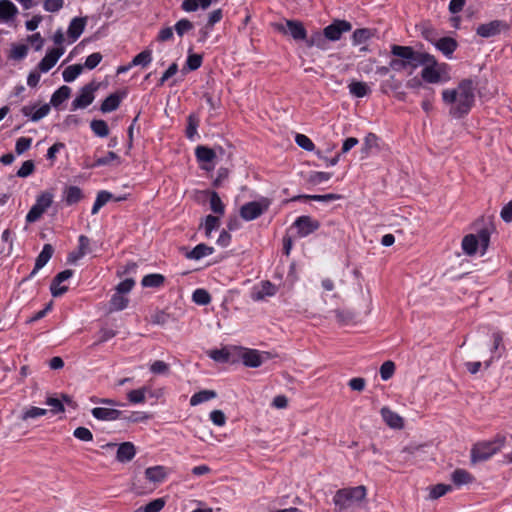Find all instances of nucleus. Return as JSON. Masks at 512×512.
I'll return each mask as SVG.
<instances>
[{"instance_id": "052dcab7", "label": "nucleus", "mask_w": 512, "mask_h": 512, "mask_svg": "<svg viewBox=\"0 0 512 512\" xmlns=\"http://www.w3.org/2000/svg\"><path fill=\"white\" fill-rule=\"evenodd\" d=\"M193 28L192 22L187 19L179 20L175 25L176 33L181 37Z\"/></svg>"}, {"instance_id": "774afa93", "label": "nucleus", "mask_w": 512, "mask_h": 512, "mask_svg": "<svg viewBox=\"0 0 512 512\" xmlns=\"http://www.w3.org/2000/svg\"><path fill=\"white\" fill-rule=\"evenodd\" d=\"M63 4L64 0H45L43 6L48 12H57L63 7Z\"/></svg>"}, {"instance_id": "bb28decb", "label": "nucleus", "mask_w": 512, "mask_h": 512, "mask_svg": "<svg viewBox=\"0 0 512 512\" xmlns=\"http://www.w3.org/2000/svg\"><path fill=\"white\" fill-rule=\"evenodd\" d=\"M53 252H54V249L51 244H45L43 246L42 251L36 258L35 267L31 273L32 276L48 263V261L51 259L52 255H53Z\"/></svg>"}, {"instance_id": "a18cd8bd", "label": "nucleus", "mask_w": 512, "mask_h": 512, "mask_svg": "<svg viewBox=\"0 0 512 512\" xmlns=\"http://www.w3.org/2000/svg\"><path fill=\"white\" fill-rule=\"evenodd\" d=\"M208 355L216 362H227L230 359V349L224 347L222 349L210 350Z\"/></svg>"}, {"instance_id": "393cba45", "label": "nucleus", "mask_w": 512, "mask_h": 512, "mask_svg": "<svg viewBox=\"0 0 512 512\" xmlns=\"http://www.w3.org/2000/svg\"><path fill=\"white\" fill-rule=\"evenodd\" d=\"M145 477L149 482L158 484L165 480L167 472L163 466H153L145 470Z\"/></svg>"}, {"instance_id": "b1692460", "label": "nucleus", "mask_w": 512, "mask_h": 512, "mask_svg": "<svg viewBox=\"0 0 512 512\" xmlns=\"http://www.w3.org/2000/svg\"><path fill=\"white\" fill-rule=\"evenodd\" d=\"M72 275V270H64L56 275L50 286L51 293L54 297H59L67 291L68 287L57 288V285L69 279Z\"/></svg>"}, {"instance_id": "0e129e2a", "label": "nucleus", "mask_w": 512, "mask_h": 512, "mask_svg": "<svg viewBox=\"0 0 512 512\" xmlns=\"http://www.w3.org/2000/svg\"><path fill=\"white\" fill-rule=\"evenodd\" d=\"M210 420L217 426H224L226 424V416L221 410H213L210 413Z\"/></svg>"}, {"instance_id": "3c124183", "label": "nucleus", "mask_w": 512, "mask_h": 512, "mask_svg": "<svg viewBox=\"0 0 512 512\" xmlns=\"http://www.w3.org/2000/svg\"><path fill=\"white\" fill-rule=\"evenodd\" d=\"M187 121H188V126L186 129V136H187V138L192 140L194 138V136L197 134L199 120L195 115L191 114L188 116Z\"/></svg>"}, {"instance_id": "49530a36", "label": "nucleus", "mask_w": 512, "mask_h": 512, "mask_svg": "<svg viewBox=\"0 0 512 512\" xmlns=\"http://www.w3.org/2000/svg\"><path fill=\"white\" fill-rule=\"evenodd\" d=\"M220 226V219L217 216L208 215L205 218V222L203 224V228L205 231L206 237H210L213 230L219 228Z\"/></svg>"}, {"instance_id": "c85d7f7f", "label": "nucleus", "mask_w": 512, "mask_h": 512, "mask_svg": "<svg viewBox=\"0 0 512 512\" xmlns=\"http://www.w3.org/2000/svg\"><path fill=\"white\" fill-rule=\"evenodd\" d=\"M348 89L350 94L358 98L365 97L371 92V89L367 83L355 80L349 83Z\"/></svg>"}, {"instance_id": "5fc2aeb1", "label": "nucleus", "mask_w": 512, "mask_h": 512, "mask_svg": "<svg viewBox=\"0 0 512 512\" xmlns=\"http://www.w3.org/2000/svg\"><path fill=\"white\" fill-rule=\"evenodd\" d=\"M34 169V162L32 160H26L17 171V176L20 178H26L34 172Z\"/></svg>"}, {"instance_id": "338daca9", "label": "nucleus", "mask_w": 512, "mask_h": 512, "mask_svg": "<svg viewBox=\"0 0 512 512\" xmlns=\"http://www.w3.org/2000/svg\"><path fill=\"white\" fill-rule=\"evenodd\" d=\"M90 240L87 236L81 235L79 237V249H78V257H83L90 251Z\"/></svg>"}, {"instance_id": "f03ea898", "label": "nucleus", "mask_w": 512, "mask_h": 512, "mask_svg": "<svg viewBox=\"0 0 512 512\" xmlns=\"http://www.w3.org/2000/svg\"><path fill=\"white\" fill-rule=\"evenodd\" d=\"M389 66L391 70L400 72L410 69L411 73L421 65L424 53L415 51L410 46L392 45Z\"/></svg>"}, {"instance_id": "f704fd0d", "label": "nucleus", "mask_w": 512, "mask_h": 512, "mask_svg": "<svg viewBox=\"0 0 512 512\" xmlns=\"http://www.w3.org/2000/svg\"><path fill=\"white\" fill-rule=\"evenodd\" d=\"M149 388L144 386L138 389L131 390L127 393V399L133 404H140L146 401V394Z\"/></svg>"}, {"instance_id": "5701e85b", "label": "nucleus", "mask_w": 512, "mask_h": 512, "mask_svg": "<svg viewBox=\"0 0 512 512\" xmlns=\"http://www.w3.org/2000/svg\"><path fill=\"white\" fill-rule=\"evenodd\" d=\"M86 18L76 17L73 18L69 24L67 34L71 42H75L83 33L86 26Z\"/></svg>"}, {"instance_id": "ea45409f", "label": "nucleus", "mask_w": 512, "mask_h": 512, "mask_svg": "<svg viewBox=\"0 0 512 512\" xmlns=\"http://www.w3.org/2000/svg\"><path fill=\"white\" fill-rule=\"evenodd\" d=\"M378 146V137L373 134L369 133L364 138L363 146L361 148V152L363 154V157H367L371 150Z\"/></svg>"}, {"instance_id": "a878e982", "label": "nucleus", "mask_w": 512, "mask_h": 512, "mask_svg": "<svg viewBox=\"0 0 512 512\" xmlns=\"http://www.w3.org/2000/svg\"><path fill=\"white\" fill-rule=\"evenodd\" d=\"M18 13L17 7L9 0H0V22H9Z\"/></svg>"}, {"instance_id": "bf43d9fd", "label": "nucleus", "mask_w": 512, "mask_h": 512, "mask_svg": "<svg viewBox=\"0 0 512 512\" xmlns=\"http://www.w3.org/2000/svg\"><path fill=\"white\" fill-rule=\"evenodd\" d=\"M295 141L298 146L307 151H312L315 147L310 138L304 134H297L295 137Z\"/></svg>"}, {"instance_id": "ddd939ff", "label": "nucleus", "mask_w": 512, "mask_h": 512, "mask_svg": "<svg viewBox=\"0 0 512 512\" xmlns=\"http://www.w3.org/2000/svg\"><path fill=\"white\" fill-rule=\"evenodd\" d=\"M351 29L352 26L348 21L337 20L324 29V36L331 41H337L341 38L343 33Z\"/></svg>"}, {"instance_id": "e433bc0d", "label": "nucleus", "mask_w": 512, "mask_h": 512, "mask_svg": "<svg viewBox=\"0 0 512 512\" xmlns=\"http://www.w3.org/2000/svg\"><path fill=\"white\" fill-rule=\"evenodd\" d=\"M129 303V299L124 296L123 294H120L116 292L110 300V311H121L124 310Z\"/></svg>"}, {"instance_id": "2eb2a0df", "label": "nucleus", "mask_w": 512, "mask_h": 512, "mask_svg": "<svg viewBox=\"0 0 512 512\" xmlns=\"http://www.w3.org/2000/svg\"><path fill=\"white\" fill-rule=\"evenodd\" d=\"M63 47H57L49 50L45 57L39 62L38 68L41 72L46 73L52 69L60 57L64 54Z\"/></svg>"}, {"instance_id": "6e6552de", "label": "nucleus", "mask_w": 512, "mask_h": 512, "mask_svg": "<svg viewBox=\"0 0 512 512\" xmlns=\"http://www.w3.org/2000/svg\"><path fill=\"white\" fill-rule=\"evenodd\" d=\"M271 201L267 198H262L259 201H252L243 205L240 209L241 217L246 221H251L258 218L269 208Z\"/></svg>"}, {"instance_id": "20e7f679", "label": "nucleus", "mask_w": 512, "mask_h": 512, "mask_svg": "<svg viewBox=\"0 0 512 512\" xmlns=\"http://www.w3.org/2000/svg\"><path fill=\"white\" fill-rule=\"evenodd\" d=\"M421 65L425 66L421 71V77L428 83H439L450 78L447 64L438 63L433 55L424 53Z\"/></svg>"}, {"instance_id": "f257e3e1", "label": "nucleus", "mask_w": 512, "mask_h": 512, "mask_svg": "<svg viewBox=\"0 0 512 512\" xmlns=\"http://www.w3.org/2000/svg\"><path fill=\"white\" fill-rule=\"evenodd\" d=\"M475 89L471 79H463L456 87L442 91V101L451 117L460 119L471 111L475 103Z\"/></svg>"}, {"instance_id": "37998d69", "label": "nucleus", "mask_w": 512, "mask_h": 512, "mask_svg": "<svg viewBox=\"0 0 512 512\" xmlns=\"http://www.w3.org/2000/svg\"><path fill=\"white\" fill-rule=\"evenodd\" d=\"M91 130L99 137H106L109 134V128L104 120H93L90 123Z\"/></svg>"}, {"instance_id": "c756f323", "label": "nucleus", "mask_w": 512, "mask_h": 512, "mask_svg": "<svg viewBox=\"0 0 512 512\" xmlns=\"http://www.w3.org/2000/svg\"><path fill=\"white\" fill-rule=\"evenodd\" d=\"M214 252L213 247L205 244H198L191 251L186 253L188 259L199 260L203 257L209 256Z\"/></svg>"}, {"instance_id": "9b49d317", "label": "nucleus", "mask_w": 512, "mask_h": 512, "mask_svg": "<svg viewBox=\"0 0 512 512\" xmlns=\"http://www.w3.org/2000/svg\"><path fill=\"white\" fill-rule=\"evenodd\" d=\"M234 350L239 351V356L243 362V364L247 367H259L262 365L264 360L268 358L267 353H260L254 349L242 348V347H233Z\"/></svg>"}, {"instance_id": "39448f33", "label": "nucleus", "mask_w": 512, "mask_h": 512, "mask_svg": "<svg viewBox=\"0 0 512 512\" xmlns=\"http://www.w3.org/2000/svg\"><path fill=\"white\" fill-rule=\"evenodd\" d=\"M503 445V439H494L476 443L471 450V461L473 463L486 461L500 451Z\"/></svg>"}, {"instance_id": "680f3d73", "label": "nucleus", "mask_w": 512, "mask_h": 512, "mask_svg": "<svg viewBox=\"0 0 512 512\" xmlns=\"http://www.w3.org/2000/svg\"><path fill=\"white\" fill-rule=\"evenodd\" d=\"M32 139L26 137H20L15 145V151L18 155L23 154L31 146Z\"/></svg>"}, {"instance_id": "79ce46f5", "label": "nucleus", "mask_w": 512, "mask_h": 512, "mask_svg": "<svg viewBox=\"0 0 512 512\" xmlns=\"http://www.w3.org/2000/svg\"><path fill=\"white\" fill-rule=\"evenodd\" d=\"M372 37V32L369 29H357L353 32L352 41L354 45H360L367 42Z\"/></svg>"}, {"instance_id": "423d86ee", "label": "nucleus", "mask_w": 512, "mask_h": 512, "mask_svg": "<svg viewBox=\"0 0 512 512\" xmlns=\"http://www.w3.org/2000/svg\"><path fill=\"white\" fill-rule=\"evenodd\" d=\"M490 241V233L487 229L479 231L478 235L468 234L464 236L461 242L463 252L468 256H473L478 249L479 244L483 248V253L486 251Z\"/></svg>"}, {"instance_id": "603ef678", "label": "nucleus", "mask_w": 512, "mask_h": 512, "mask_svg": "<svg viewBox=\"0 0 512 512\" xmlns=\"http://www.w3.org/2000/svg\"><path fill=\"white\" fill-rule=\"evenodd\" d=\"M193 301L200 305H206L211 301L209 293L204 289H197L193 293Z\"/></svg>"}, {"instance_id": "7c9ffc66", "label": "nucleus", "mask_w": 512, "mask_h": 512, "mask_svg": "<svg viewBox=\"0 0 512 512\" xmlns=\"http://www.w3.org/2000/svg\"><path fill=\"white\" fill-rule=\"evenodd\" d=\"M47 410L44 408H39L35 406H30L25 408L22 413L19 415V419L23 422H27L29 420H34L39 417L46 415Z\"/></svg>"}, {"instance_id": "8fccbe9b", "label": "nucleus", "mask_w": 512, "mask_h": 512, "mask_svg": "<svg viewBox=\"0 0 512 512\" xmlns=\"http://www.w3.org/2000/svg\"><path fill=\"white\" fill-rule=\"evenodd\" d=\"M210 208L216 214H219V215L224 214V210H225L224 204L216 192L211 193Z\"/></svg>"}, {"instance_id": "864d4df0", "label": "nucleus", "mask_w": 512, "mask_h": 512, "mask_svg": "<svg viewBox=\"0 0 512 512\" xmlns=\"http://www.w3.org/2000/svg\"><path fill=\"white\" fill-rule=\"evenodd\" d=\"M395 372V364L392 361L384 362L380 367V375L383 380L390 379Z\"/></svg>"}, {"instance_id": "9d476101", "label": "nucleus", "mask_w": 512, "mask_h": 512, "mask_svg": "<svg viewBox=\"0 0 512 512\" xmlns=\"http://www.w3.org/2000/svg\"><path fill=\"white\" fill-rule=\"evenodd\" d=\"M509 30V24L503 20H493L480 24L476 28V34L483 38H490Z\"/></svg>"}, {"instance_id": "cd10ccee", "label": "nucleus", "mask_w": 512, "mask_h": 512, "mask_svg": "<svg viewBox=\"0 0 512 512\" xmlns=\"http://www.w3.org/2000/svg\"><path fill=\"white\" fill-rule=\"evenodd\" d=\"M434 45L440 50L446 57H451L452 53L457 48V42L451 37H443L437 40Z\"/></svg>"}, {"instance_id": "69168bd1", "label": "nucleus", "mask_w": 512, "mask_h": 512, "mask_svg": "<svg viewBox=\"0 0 512 512\" xmlns=\"http://www.w3.org/2000/svg\"><path fill=\"white\" fill-rule=\"evenodd\" d=\"M102 60V55L99 52L92 53L86 58L84 66L87 69H94Z\"/></svg>"}, {"instance_id": "13d9d810", "label": "nucleus", "mask_w": 512, "mask_h": 512, "mask_svg": "<svg viewBox=\"0 0 512 512\" xmlns=\"http://www.w3.org/2000/svg\"><path fill=\"white\" fill-rule=\"evenodd\" d=\"M73 435L81 441L90 442L93 440L92 432L88 428H85V427L76 428L74 430Z\"/></svg>"}, {"instance_id": "412c9836", "label": "nucleus", "mask_w": 512, "mask_h": 512, "mask_svg": "<svg viewBox=\"0 0 512 512\" xmlns=\"http://www.w3.org/2000/svg\"><path fill=\"white\" fill-rule=\"evenodd\" d=\"M195 155L199 162L203 163L202 168L206 170L212 169L211 166L207 164L212 163L216 158V153L213 149L208 148L206 146H198L195 149Z\"/></svg>"}, {"instance_id": "dca6fc26", "label": "nucleus", "mask_w": 512, "mask_h": 512, "mask_svg": "<svg viewBox=\"0 0 512 512\" xmlns=\"http://www.w3.org/2000/svg\"><path fill=\"white\" fill-rule=\"evenodd\" d=\"M380 414L385 424L395 430L404 428V419L398 413L391 410L389 407L384 406L380 409Z\"/></svg>"}, {"instance_id": "6e6d98bb", "label": "nucleus", "mask_w": 512, "mask_h": 512, "mask_svg": "<svg viewBox=\"0 0 512 512\" xmlns=\"http://www.w3.org/2000/svg\"><path fill=\"white\" fill-rule=\"evenodd\" d=\"M331 176H332L331 173H328V172H313L309 176V182L314 185H318V184H321L323 182L330 180Z\"/></svg>"}, {"instance_id": "72a5a7b5", "label": "nucleus", "mask_w": 512, "mask_h": 512, "mask_svg": "<svg viewBox=\"0 0 512 512\" xmlns=\"http://www.w3.org/2000/svg\"><path fill=\"white\" fill-rule=\"evenodd\" d=\"M82 199V191L77 186H69L64 190V200L67 205H72Z\"/></svg>"}, {"instance_id": "6ab92c4d", "label": "nucleus", "mask_w": 512, "mask_h": 512, "mask_svg": "<svg viewBox=\"0 0 512 512\" xmlns=\"http://www.w3.org/2000/svg\"><path fill=\"white\" fill-rule=\"evenodd\" d=\"M276 293V287L269 281H263L259 286H255L251 292V298L254 301L264 300L266 297H272Z\"/></svg>"}, {"instance_id": "a211bd4d", "label": "nucleus", "mask_w": 512, "mask_h": 512, "mask_svg": "<svg viewBox=\"0 0 512 512\" xmlns=\"http://www.w3.org/2000/svg\"><path fill=\"white\" fill-rule=\"evenodd\" d=\"M94 418L100 421H114L122 417L120 410L111 407H95L91 410Z\"/></svg>"}, {"instance_id": "2f4dec72", "label": "nucleus", "mask_w": 512, "mask_h": 512, "mask_svg": "<svg viewBox=\"0 0 512 512\" xmlns=\"http://www.w3.org/2000/svg\"><path fill=\"white\" fill-rule=\"evenodd\" d=\"M451 479L457 486L467 485L474 481L473 475L464 469H456L452 473Z\"/></svg>"}, {"instance_id": "473e14b6", "label": "nucleus", "mask_w": 512, "mask_h": 512, "mask_svg": "<svg viewBox=\"0 0 512 512\" xmlns=\"http://www.w3.org/2000/svg\"><path fill=\"white\" fill-rule=\"evenodd\" d=\"M70 94L71 88L66 85H63L53 93L50 102L54 107H57L64 101H66L70 97Z\"/></svg>"}, {"instance_id": "de8ad7c7", "label": "nucleus", "mask_w": 512, "mask_h": 512, "mask_svg": "<svg viewBox=\"0 0 512 512\" xmlns=\"http://www.w3.org/2000/svg\"><path fill=\"white\" fill-rule=\"evenodd\" d=\"M152 60V53L150 50H144L142 51L141 53L137 54L132 62H131V66H137V65H141V66H147Z\"/></svg>"}, {"instance_id": "58836bf2", "label": "nucleus", "mask_w": 512, "mask_h": 512, "mask_svg": "<svg viewBox=\"0 0 512 512\" xmlns=\"http://www.w3.org/2000/svg\"><path fill=\"white\" fill-rule=\"evenodd\" d=\"M83 71L81 64H74L66 67L62 73L65 82L74 81Z\"/></svg>"}, {"instance_id": "09e8293b", "label": "nucleus", "mask_w": 512, "mask_h": 512, "mask_svg": "<svg viewBox=\"0 0 512 512\" xmlns=\"http://www.w3.org/2000/svg\"><path fill=\"white\" fill-rule=\"evenodd\" d=\"M149 369L155 375H167L170 371V366L162 360H156L150 365Z\"/></svg>"}, {"instance_id": "4be33fe9", "label": "nucleus", "mask_w": 512, "mask_h": 512, "mask_svg": "<svg viewBox=\"0 0 512 512\" xmlns=\"http://www.w3.org/2000/svg\"><path fill=\"white\" fill-rule=\"evenodd\" d=\"M21 111L24 116L29 117L32 121L36 122L44 118L49 113L50 106L48 104H44L37 108L35 106L27 105L22 107Z\"/></svg>"}, {"instance_id": "a19ab883", "label": "nucleus", "mask_w": 512, "mask_h": 512, "mask_svg": "<svg viewBox=\"0 0 512 512\" xmlns=\"http://www.w3.org/2000/svg\"><path fill=\"white\" fill-rule=\"evenodd\" d=\"M111 199H112V194L110 192L100 191L97 194L96 200L92 207V214H97L98 211Z\"/></svg>"}, {"instance_id": "4468645a", "label": "nucleus", "mask_w": 512, "mask_h": 512, "mask_svg": "<svg viewBox=\"0 0 512 512\" xmlns=\"http://www.w3.org/2000/svg\"><path fill=\"white\" fill-rule=\"evenodd\" d=\"M108 447H114L116 444L108 443ZM136 455V447L132 442H123L117 445L116 460L121 463L130 462Z\"/></svg>"}, {"instance_id": "e2e57ef3", "label": "nucleus", "mask_w": 512, "mask_h": 512, "mask_svg": "<svg viewBox=\"0 0 512 512\" xmlns=\"http://www.w3.org/2000/svg\"><path fill=\"white\" fill-rule=\"evenodd\" d=\"M134 285L135 281L132 278H127L116 286V292L124 295L129 293L133 289Z\"/></svg>"}, {"instance_id": "c9c22d12", "label": "nucleus", "mask_w": 512, "mask_h": 512, "mask_svg": "<svg viewBox=\"0 0 512 512\" xmlns=\"http://www.w3.org/2000/svg\"><path fill=\"white\" fill-rule=\"evenodd\" d=\"M216 397V392L213 390H202L200 392L195 393L190 398V405L197 406L203 402L209 401Z\"/></svg>"}, {"instance_id": "7ed1b4c3", "label": "nucleus", "mask_w": 512, "mask_h": 512, "mask_svg": "<svg viewBox=\"0 0 512 512\" xmlns=\"http://www.w3.org/2000/svg\"><path fill=\"white\" fill-rule=\"evenodd\" d=\"M367 497V488L364 485L346 487L339 489L334 497L333 503L337 512H342L351 507L362 504Z\"/></svg>"}, {"instance_id": "4c0bfd02", "label": "nucleus", "mask_w": 512, "mask_h": 512, "mask_svg": "<svg viewBox=\"0 0 512 512\" xmlns=\"http://www.w3.org/2000/svg\"><path fill=\"white\" fill-rule=\"evenodd\" d=\"M165 278L161 274H149L143 277L141 284L143 287L158 288L164 284Z\"/></svg>"}, {"instance_id": "4d7b16f0", "label": "nucleus", "mask_w": 512, "mask_h": 512, "mask_svg": "<svg viewBox=\"0 0 512 512\" xmlns=\"http://www.w3.org/2000/svg\"><path fill=\"white\" fill-rule=\"evenodd\" d=\"M165 506V501L162 498H157L143 507L144 512H160Z\"/></svg>"}, {"instance_id": "0eeeda50", "label": "nucleus", "mask_w": 512, "mask_h": 512, "mask_svg": "<svg viewBox=\"0 0 512 512\" xmlns=\"http://www.w3.org/2000/svg\"><path fill=\"white\" fill-rule=\"evenodd\" d=\"M54 199V193L52 191L41 192L35 201V204L31 207L26 215V221L28 223H34L38 221L45 211L52 205Z\"/></svg>"}, {"instance_id": "f3484780", "label": "nucleus", "mask_w": 512, "mask_h": 512, "mask_svg": "<svg viewBox=\"0 0 512 512\" xmlns=\"http://www.w3.org/2000/svg\"><path fill=\"white\" fill-rule=\"evenodd\" d=\"M294 225L298 229V234L301 237H305L320 227L319 221L312 219L309 216H300L296 219Z\"/></svg>"}, {"instance_id": "f8f14e48", "label": "nucleus", "mask_w": 512, "mask_h": 512, "mask_svg": "<svg viewBox=\"0 0 512 512\" xmlns=\"http://www.w3.org/2000/svg\"><path fill=\"white\" fill-rule=\"evenodd\" d=\"M98 89L95 83H89L81 88L79 95L74 99L73 109L86 108L94 100V92Z\"/></svg>"}, {"instance_id": "aec40b11", "label": "nucleus", "mask_w": 512, "mask_h": 512, "mask_svg": "<svg viewBox=\"0 0 512 512\" xmlns=\"http://www.w3.org/2000/svg\"><path fill=\"white\" fill-rule=\"evenodd\" d=\"M127 96L126 90H121L118 92H115L113 94H110L101 104V111L103 113H108L116 110L122 99H124Z\"/></svg>"}, {"instance_id": "c03bdc74", "label": "nucleus", "mask_w": 512, "mask_h": 512, "mask_svg": "<svg viewBox=\"0 0 512 512\" xmlns=\"http://www.w3.org/2000/svg\"><path fill=\"white\" fill-rule=\"evenodd\" d=\"M452 490V487L447 484H437L429 489V498L432 500L438 499L444 496L446 493Z\"/></svg>"}, {"instance_id": "1a4fd4ad", "label": "nucleus", "mask_w": 512, "mask_h": 512, "mask_svg": "<svg viewBox=\"0 0 512 512\" xmlns=\"http://www.w3.org/2000/svg\"><path fill=\"white\" fill-rule=\"evenodd\" d=\"M275 29L283 34H290L294 40H305L307 32L304 25L300 21L286 20L285 24L277 23Z\"/></svg>"}]
</instances>
